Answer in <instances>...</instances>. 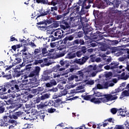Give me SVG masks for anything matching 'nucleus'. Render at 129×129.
<instances>
[{"instance_id": "obj_1", "label": "nucleus", "mask_w": 129, "mask_h": 129, "mask_svg": "<svg viewBox=\"0 0 129 129\" xmlns=\"http://www.w3.org/2000/svg\"><path fill=\"white\" fill-rule=\"evenodd\" d=\"M108 4L109 6H113V7L110 8V12L106 16L107 20H105L107 24H109V23H113L114 21H117L118 18H120L122 16V13L119 11L114 10L119 7L120 4L119 1L117 0H108Z\"/></svg>"}, {"instance_id": "obj_31", "label": "nucleus", "mask_w": 129, "mask_h": 129, "mask_svg": "<svg viewBox=\"0 0 129 129\" xmlns=\"http://www.w3.org/2000/svg\"><path fill=\"white\" fill-rule=\"evenodd\" d=\"M41 52V49L39 48H36L34 50V54L35 55V56H34V58H37V59L40 58V56H39V55H37V54H39V53Z\"/></svg>"}, {"instance_id": "obj_56", "label": "nucleus", "mask_w": 129, "mask_h": 129, "mask_svg": "<svg viewBox=\"0 0 129 129\" xmlns=\"http://www.w3.org/2000/svg\"><path fill=\"white\" fill-rule=\"evenodd\" d=\"M55 111H56V109L55 108H48V112H49V113H53V112H55Z\"/></svg>"}, {"instance_id": "obj_33", "label": "nucleus", "mask_w": 129, "mask_h": 129, "mask_svg": "<svg viewBox=\"0 0 129 129\" xmlns=\"http://www.w3.org/2000/svg\"><path fill=\"white\" fill-rule=\"evenodd\" d=\"M113 129H125V126L123 124L115 125Z\"/></svg>"}, {"instance_id": "obj_46", "label": "nucleus", "mask_w": 129, "mask_h": 129, "mask_svg": "<svg viewBox=\"0 0 129 129\" xmlns=\"http://www.w3.org/2000/svg\"><path fill=\"white\" fill-rule=\"evenodd\" d=\"M80 21L83 26L84 25V23H87V20H86V18H80Z\"/></svg>"}, {"instance_id": "obj_30", "label": "nucleus", "mask_w": 129, "mask_h": 129, "mask_svg": "<svg viewBox=\"0 0 129 129\" xmlns=\"http://www.w3.org/2000/svg\"><path fill=\"white\" fill-rule=\"evenodd\" d=\"M121 77L122 79H123L124 80H127V79L129 78V73H128L127 72H126V73L125 72L122 73L121 75Z\"/></svg>"}, {"instance_id": "obj_7", "label": "nucleus", "mask_w": 129, "mask_h": 129, "mask_svg": "<svg viewBox=\"0 0 129 129\" xmlns=\"http://www.w3.org/2000/svg\"><path fill=\"white\" fill-rule=\"evenodd\" d=\"M14 105L16 106V107L13 108V110H12L13 113L11 116L13 119H18L19 117L23 116V113H24V112L21 111H18L20 107H22V104H17Z\"/></svg>"}, {"instance_id": "obj_55", "label": "nucleus", "mask_w": 129, "mask_h": 129, "mask_svg": "<svg viewBox=\"0 0 129 129\" xmlns=\"http://www.w3.org/2000/svg\"><path fill=\"white\" fill-rule=\"evenodd\" d=\"M31 126L29 124L26 123L25 124L22 129H30Z\"/></svg>"}, {"instance_id": "obj_18", "label": "nucleus", "mask_w": 129, "mask_h": 129, "mask_svg": "<svg viewBox=\"0 0 129 129\" xmlns=\"http://www.w3.org/2000/svg\"><path fill=\"white\" fill-rule=\"evenodd\" d=\"M62 24H60V27L62 29V30H65L66 29H69L70 28V25H69V23L67 21L63 20Z\"/></svg>"}, {"instance_id": "obj_45", "label": "nucleus", "mask_w": 129, "mask_h": 129, "mask_svg": "<svg viewBox=\"0 0 129 129\" xmlns=\"http://www.w3.org/2000/svg\"><path fill=\"white\" fill-rule=\"evenodd\" d=\"M124 111L122 109H120L117 113L118 115H120L121 116H125L124 114H123Z\"/></svg>"}, {"instance_id": "obj_47", "label": "nucleus", "mask_w": 129, "mask_h": 129, "mask_svg": "<svg viewBox=\"0 0 129 129\" xmlns=\"http://www.w3.org/2000/svg\"><path fill=\"white\" fill-rule=\"evenodd\" d=\"M6 110V108L4 107L3 104L0 106V113H4Z\"/></svg>"}, {"instance_id": "obj_24", "label": "nucleus", "mask_w": 129, "mask_h": 129, "mask_svg": "<svg viewBox=\"0 0 129 129\" xmlns=\"http://www.w3.org/2000/svg\"><path fill=\"white\" fill-rule=\"evenodd\" d=\"M20 54H21V53H18L16 54L13 55L14 56H15V57H16L15 60L16 61V63H14L15 65H16V64H19V63H21V62H22V58H21L20 57Z\"/></svg>"}, {"instance_id": "obj_37", "label": "nucleus", "mask_w": 129, "mask_h": 129, "mask_svg": "<svg viewBox=\"0 0 129 129\" xmlns=\"http://www.w3.org/2000/svg\"><path fill=\"white\" fill-rule=\"evenodd\" d=\"M84 82L86 83V84H88V85H93L94 84V80H86L84 81Z\"/></svg>"}, {"instance_id": "obj_16", "label": "nucleus", "mask_w": 129, "mask_h": 129, "mask_svg": "<svg viewBox=\"0 0 129 129\" xmlns=\"http://www.w3.org/2000/svg\"><path fill=\"white\" fill-rule=\"evenodd\" d=\"M74 26H78L79 25V19H76L75 17H71L70 19V23L69 24Z\"/></svg>"}, {"instance_id": "obj_28", "label": "nucleus", "mask_w": 129, "mask_h": 129, "mask_svg": "<svg viewBox=\"0 0 129 129\" xmlns=\"http://www.w3.org/2000/svg\"><path fill=\"white\" fill-rule=\"evenodd\" d=\"M43 46L44 47L41 48L42 54L43 56H45V54H48V51L47 50V48L48 46L46 44H44Z\"/></svg>"}, {"instance_id": "obj_42", "label": "nucleus", "mask_w": 129, "mask_h": 129, "mask_svg": "<svg viewBox=\"0 0 129 129\" xmlns=\"http://www.w3.org/2000/svg\"><path fill=\"white\" fill-rule=\"evenodd\" d=\"M46 106H47L46 105L40 104L37 105V108H38V109H43V108L46 107Z\"/></svg>"}, {"instance_id": "obj_6", "label": "nucleus", "mask_w": 129, "mask_h": 129, "mask_svg": "<svg viewBox=\"0 0 129 129\" xmlns=\"http://www.w3.org/2000/svg\"><path fill=\"white\" fill-rule=\"evenodd\" d=\"M56 12H58V8H57V7L56 6L51 7L50 9H47L46 11H45V10L41 9L40 11H39L40 15L37 17L36 20H37L38 18H40V17H44V16H47V15L57 16V13H56Z\"/></svg>"}, {"instance_id": "obj_36", "label": "nucleus", "mask_w": 129, "mask_h": 129, "mask_svg": "<svg viewBox=\"0 0 129 129\" xmlns=\"http://www.w3.org/2000/svg\"><path fill=\"white\" fill-rule=\"evenodd\" d=\"M101 51H106L108 47H107V45L106 44L104 43V44L101 45Z\"/></svg>"}, {"instance_id": "obj_29", "label": "nucleus", "mask_w": 129, "mask_h": 129, "mask_svg": "<svg viewBox=\"0 0 129 129\" xmlns=\"http://www.w3.org/2000/svg\"><path fill=\"white\" fill-rule=\"evenodd\" d=\"M76 57V53H74L73 52H69L67 55V58L68 59H74Z\"/></svg>"}, {"instance_id": "obj_48", "label": "nucleus", "mask_w": 129, "mask_h": 129, "mask_svg": "<svg viewBox=\"0 0 129 129\" xmlns=\"http://www.w3.org/2000/svg\"><path fill=\"white\" fill-rule=\"evenodd\" d=\"M59 26H60V23H59V22H55L52 25V27L53 28H58Z\"/></svg>"}, {"instance_id": "obj_41", "label": "nucleus", "mask_w": 129, "mask_h": 129, "mask_svg": "<svg viewBox=\"0 0 129 129\" xmlns=\"http://www.w3.org/2000/svg\"><path fill=\"white\" fill-rule=\"evenodd\" d=\"M43 62H44L43 59L35 60L34 61V64L35 65H38V64H41V63H43Z\"/></svg>"}, {"instance_id": "obj_12", "label": "nucleus", "mask_w": 129, "mask_h": 129, "mask_svg": "<svg viewBox=\"0 0 129 129\" xmlns=\"http://www.w3.org/2000/svg\"><path fill=\"white\" fill-rule=\"evenodd\" d=\"M37 27L41 31H46L48 28V22L46 21H40L37 23Z\"/></svg>"}, {"instance_id": "obj_35", "label": "nucleus", "mask_w": 129, "mask_h": 129, "mask_svg": "<svg viewBox=\"0 0 129 129\" xmlns=\"http://www.w3.org/2000/svg\"><path fill=\"white\" fill-rule=\"evenodd\" d=\"M92 96V95H84L82 96V97H83L84 99L85 100H91V97Z\"/></svg>"}, {"instance_id": "obj_53", "label": "nucleus", "mask_w": 129, "mask_h": 129, "mask_svg": "<svg viewBox=\"0 0 129 129\" xmlns=\"http://www.w3.org/2000/svg\"><path fill=\"white\" fill-rule=\"evenodd\" d=\"M122 54H123V52L120 51V50H117V52L115 53V55L117 56H121V55H122Z\"/></svg>"}, {"instance_id": "obj_17", "label": "nucleus", "mask_w": 129, "mask_h": 129, "mask_svg": "<svg viewBox=\"0 0 129 129\" xmlns=\"http://www.w3.org/2000/svg\"><path fill=\"white\" fill-rule=\"evenodd\" d=\"M56 85H57V81L55 79L51 80L49 82L45 84L46 87L47 88L53 87V86H56Z\"/></svg>"}, {"instance_id": "obj_5", "label": "nucleus", "mask_w": 129, "mask_h": 129, "mask_svg": "<svg viewBox=\"0 0 129 129\" xmlns=\"http://www.w3.org/2000/svg\"><path fill=\"white\" fill-rule=\"evenodd\" d=\"M10 123L16 124L17 120H14L12 115H5L3 119H0V126H8Z\"/></svg>"}, {"instance_id": "obj_23", "label": "nucleus", "mask_w": 129, "mask_h": 129, "mask_svg": "<svg viewBox=\"0 0 129 129\" xmlns=\"http://www.w3.org/2000/svg\"><path fill=\"white\" fill-rule=\"evenodd\" d=\"M64 69L65 68H61L60 65L57 64L52 68V71H53V72H57V71H63Z\"/></svg>"}, {"instance_id": "obj_27", "label": "nucleus", "mask_w": 129, "mask_h": 129, "mask_svg": "<svg viewBox=\"0 0 129 129\" xmlns=\"http://www.w3.org/2000/svg\"><path fill=\"white\" fill-rule=\"evenodd\" d=\"M119 63L116 62L115 61H113L110 64V66H111V69H116V68H118V65Z\"/></svg>"}, {"instance_id": "obj_38", "label": "nucleus", "mask_w": 129, "mask_h": 129, "mask_svg": "<svg viewBox=\"0 0 129 129\" xmlns=\"http://www.w3.org/2000/svg\"><path fill=\"white\" fill-rule=\"evenodd\" d=\"M3 78H6L7 80H9V79H12V74H6L2 76Z\"/></svg>"}, {"instance_id": "obj_62", "label": "nucleus", "mask_w": 129, "mask_h": 129, "mask_svg": "<svg viewBox=\"0 0 129 129\" xmlns=\"http://www.w3.org/2000/svg\"><path fill=\"white\" fill-rule=\"evenodd\" d=\"M84 34V33L83 32H82V31L79 32L78 33V37L79 38H81V37H83Z\"/></svg>"}, {"instance_id": "obj_39", "label": "nucleus", "mask_w": 129, "mask_h": 129, "mask_svg": "<svg viewBox=\"0 0 129 129\" xmlns=\"http://www.w3.org/2000/svg\"><path fill=\"white\" fill-rule=\"evenodd\" d=\"M57 11H55V13H56V15L55 16H53V17H54L55 20H61V19H62V18H63V16L61 15H57Z\"/></svg>"}, {"instance_id": "obj_64", "label": "nucleus", "mask_w": 129, "mask_h": 129, "mask_svg": "<svg viewBox=\"0 0 129 129\" xmlns=\"http://www.w3.org/2000/svg\"><path fill=\"white\" fill-rule=\"evenodd\" d=\"M45 113H41L40 114H39V117L41 119H44V118H45Z\"/></svg>"}, {"instance_id": "obj_51", "label": "nucleus", "mask_w": 129, "mask_h": 129, "mask_svg": "<svg viewBox=\"0 0 129 129\" xmlns=\"http://www.w3.org/2000/svg\"><path fill=\"white\" fill-rule=\"evenodd\" d=\"M117 110H118L117 109L115 108H112L111 109L110 111L112 114H115L116 112H117Z\"/></svg>"}, {"instance_id": "obj_32", "label": "nucleus", "mask_w": 129, "mask_h": 129, "mask_svg": "<svg viewBox=\"0 0 129 129\" xmlns=\"http://www.w3.org/2000/svg\"><path fill=\"white\" fill-rule=\"evenodd\" d=\"M84 73H85V72H83L82 71H79L78 72L77 75H79V77L80 79H83V78H84Z\"/></svg>"}, {"instance_id": "obj_22", "label": "nucleus", "mask_w": 129, "mask_h": 129, "mask_svg": "<svg viewBox=\"0 0 129 129\" xmlns=\"http://www.w3.org/2000/svg\"><path fill=\"white\" fill-rule=\"evenodd\" d=\"M123 90H124V88H122L121 86H119V87L116 89L114 91H112L111 92V94H115V95H112L113 96L114 95H115V96H116V95H117V93H118V92H120L121 91H123Z\"/></svg>"}, {"instance_id": "obj_21", "label": "nucleus", "mask_w": 129, "mask_h": 129, "mask_svg": "<svg viewBox=\"0 0 129 129\" xmlns=\"http://www.w3.org/2000/svg\"><path fill=\"white\" fill-rule=\"evenodd\" d=\"M8 90H9V87L7 86V84L6 86L4 88H2L0 89V96L1 95H4V94H7V93H9L8 92Z\"/></svg>"}, {"instance_id": "obj_49", "label": "nucleus", "mask_w": 129, "mask_h": 129, "mask_svg": "<svg viewBox=\"0 0 129 129\" xmlns=\"http://www.w3.org/2000/svg\"><path fill=\"white\" fill-rule=\"evenodd\" d=\"M83 55V53H82V51L81 50L78 51L76 53V57L77 56L78 57H81Z\"/></svg>"}, {"instance_id": "obj_20", "label": "nucleus", "mask_w": 129, "mask_h": 129, "mask_svg": "<svg viewBox=\"0 0 129 129\" xmlns=\"http://www.w3.org/2000/svg\"><path fill=\"white\" fill-rule=\"evenodd\" d=\"M74 39V35H68L63 39L62 43H63V44H67L69 41H73Z\"/></svg>"}, {"instance_id": "obj_63", "label": "nucleus", "mask_w": 129, "mask_h": 129, "mask_svg": "<svg viewBox=\"0 0 129 129\" xmlns=\"http://www.w3.org/2000/svg\"><path fill=\"white\" fill-rule=\"evenodd\" d=\"M123 94H124V95L125 96H129V91L128 90H125L124 91L122 92Z\"/></svg>"}, {"instance_id": "obj_40", "label": "nucleus", "mask_w": 129, "mask_h": 129, "mask_svg": "<svg viewBox=\"0 0 129 129\" xmlns=\"http://www.w3.org/2000/svg\"><path fill=\"white\" fill-rule=\"evenodd\" d=\"M68 93V92L67 91V90L65 89L63 91H61L59 94H60V96L62 97L63 96L66 95Z\"/></svg>"}, {"instance_id": "obj_52", "label": "nucleus", "mask_w": 129, "mask_h": 129, "mask_svg": "<svg viewBox=\"0 0 129 129\" xmlns=\"http://www.w3.org/2000/svg\"><path fill=\"white\" fill-rule=\"evenodd\" d=\"M20 76H21V72L18 71H16L14 74V77H20Z\"/></svg>"}, {"instance_id": "obj_25", "label": "nucleus", "mask_w": 129, "mask_h": 129, "mask_svg": "<svg viewBox=\"0 0 129 129\" xmlns=\"http://www.w3.org/2000/svg\"><path fill=\"white\" fill-rule=\"evenodd\" d=\"M50 79L53 78H60V76H61V75L59 74L58 73H53V71H51V73L50 74Z\"/></svg>"}, {"instance_id": "obj_2", "label": "nucleus", "mask_w": 129, "mask_h": 129, "mask_svg": "<svg viewBox=\"0 0 129 129\" xmlns=\"http://www.w3.org/2000/svg\"><path fill=\"white\" fill-rule=\"evenodd\" d=\"M94 96L90 101L94 104H100V103H105L108 101H112L117 99L118 97L115 95L113 96L111 94H105L100 92H94L92 95Z\"/></svg>"}, {"instance_id": "obj_3", "label": "nucleus", "mask_w": 129, "mask_h": 129, "mask_svg": "<svg viewBox=\"0 0 129 129\" xmlns=\"http://www.w3.org/2000/svg\"><path fill=\"white\" fill-rule=\"evenodd\" d=\"M21 85L22 83L20 81H17L16 80H12L10 81L9 83H7V86H8V88H10L8 90V93H12V98H17V101H21L22 98H21V95L24 94L21 91ZM17 92H20L17 93Z\"/></svg>"}, {"instance_id": "obj_10", "label": "nucleus", "mask_w": 129, "mask_h": 129, "mask_svg": "<svg viewBox=\"0 0 129 129\" xmlns=\"http://www.w3.org/2000/svg\"><path fill=\"white\" fill-rule=\"evenodd\" d=\"M52 73V71L51 70H45L43 72V74L41 75L40 79H39V81H48V80H50L51 79V76H49Z\"/></svg>"}, {"instance_id": "obj_15", "label": "nucleus", "mask_w": 129, "mask_h": 129, "mask_svg": "<svg viewBox=\"0 0 129 129\" xmlns=\"http://www.w3.org/2000/svg\"><path fill=\"white\" fill-rule=\"evenodd\" d=\"M80 5L77 6V5L74 4V6L70 8V10L73 13H75V14H79V12H80L79 11H80Z\"/></svg>"}, {"instance_id": "obj_61", "label": "nucleus", "mask_w": 129, "mask_h": 129, "mask_svg": "<svg viewBox=\"0 0 129 129\" xmlns=\"http://www.w3.org/2000/svg\"><path fill=\"white\" fill-rule=\"evenodd\" d=\"M108 121L109 122H113V119L112 118H109L107 119L104 120V122Z\"/></svg>"}, {"instance_id": "obj_4", "label": "nucleus", "mask_w": 129, "mask_h": 129, "mask_svg": "<svg viewBox=\"0 0 129 129\" xmlns=\"http://www.w3.org/2000/svg\"><path fill=\"white\" fill-rule=\"evenodd\" d=\"M87 1L89 4H92L93 0H79L77 3L78 5L82 6L81 10L79 12L80 16H83V15L88 13V9H90L91 5H89L86 6V2Z\"/></svg>"}, {"instance_id": "obj_58", "label": "nucleus", "mask_w": 129, "mask_h": 129, "mask_svg": "<svg viewBox=\"0 0 129 129\" xmlns=\"http://www.w3.org/2000/svg\"><path fill=\"white\" fill-rule=\"evenodd\" d=\"M15 63H13L12 66H7L6 69V71H8V70H10V69H12V68H13V67H14V66H15Z\"/></svg>"}, {"instance_id": "obj_19", "label": "nucleus", "mask_w": 129, "mask_h": 129, "mask_svg": "<svg viewBox=\"0 0 129 129\" xmlns=\"http://www.w3.org/2000/svg\"><path fill=\"white\" fill-rule=\"evenodd\" d=\"M61 31H56L54 34V36L55 37L51 38V42H53L54 41H56V40H58V39H60V38H61Z\"/></svg>"}, {"instance_id": "obj_14", "label": "nucleus", "mask_w": 129, "mask_h": 129, "mask_svg": "<svg viewBox=\"0 0 129 129\" xmlns=\"http://www.w3.org/2000/svg\"><path fill=\"white\" fill-rule=\"evenodd\" d=\"M48 98H50V94L48 93L43 94L39 97L36 98L35 102L36 103H40L41 100H45V99H48Z\"/></svg>"}, {"instance_id": "obj_13", "label": "nucleus", "mask_w": 129, "mask_h": 129, "mask_svg": "<svg viewBox=\"0 0 129 129\" xmlns=\"http://www.w3.org/2000/svg\"><path fill=\"white\" fill-rule=\"evenodd\" d=\"M40 71L41 68H40V67H36L35 69L30 73V74L29 75V77H34V78H35L36 76H39Z\"/></svg>"}, {"instance_id": "obj_26", "label": "nucleus", "mask_w": 129, "mask_h": 129, "mask_svg": "<svg viewBox=\"0 0 129 129\" xmlns=\"http://www.w3.org/2000/svg\"><path fill=\"white\" fill-rule=\"evenodd\" d=\"M54 103H55V107H58V106H59V105H61V104L64 103L63 101H62V100L61 99H57L56 100H54Z\"/></svg>"}, {"instance_id": "obj_54", "label": "nucleus", "mask_w": 129, "mask_h": 129, "mask_svg": "<svg viewBox=\"0 0 129 129\" xmlns=\"http://www.w3.org/2000/svg\"><path fill=\"white\" fill-rule=\"evenodd\" d=\"M77 76L75 75H72L70 77L68 78V80L69 81H72L73 80H74L75 78H76Z\"/></svg>"}, {"instance_id": "obj_8", "label": "nucleus", "mask_w": 129, "mask_h": 129, "mask_svg": "<svg viewBox=\"0 0 129 129\" xmlns=\"http://www.w3.org/2000/svg\"><path fill=\"white\" fill-rule=\"evenodd\" d=\"M93 39L96 40V43L100 46L104 45L105 43L106 42V40L103 37V35H100V32H98V33L94 36Z\"/></svg>"}, {"instance_id": "obj_57", "label": "nucleus", "mask_w": 129, "mask_h": 129, "mask_svg": "<svg viewBox=\"0 0 129 129\" xmlns=\"http://www.w3.org/2000/svg\"><path fill=\"white\" fill-rule=\"evenodd\" d=\"M59 97H61L60 94L59 93V94H55L53 96V98L54 99H57V98H59Z\"/></svg>"}, {"instance_id": "obj_60", "label": "nucleus", "mask_w": 129, "mask_h": 129, "mask_svg": "<svg viewBox=\"0 0 129 129\" xmlns=\"http://www.w3.org/2000/svg\"><path fill=\"white\" fill-rule=\"evenodd\" d=\"M117 49L115 47H113L111 48V53H116L117 52Z\"/></svg>"}, {"instance_id": "obj_11", "label": "nucleus", "mask_w": 129, "mask_h": 129, "mask_svg": "<svg viewBox=\"0 0 129 129\" xmlns=\"http://www.w3.org/2000/svg\"><path fill=\"white\" fill-rule=\"evenodd\" d=\"M23 55L24 57L23 58V62L20 65V67H24L26 64H28L30 62L28 61V59L32 57V54L29 52H23Z\"/></svg>"}, {"instance_id": "obj_44", "label": "nucleus", "mask_w": 129, "mask_h": 129, "mask_svg": "<svg viewBox=\"0 0 129 129\" xmlns=\"http://www.w3.org/2000/svg\"><path fill=\"white\" fill-rule=\"evenodd\" d=\"M57 1L56 0H52L50 3H48V5H51V6H53V7H55L56 5H57Z\"/></svg>"}, {"instance_id": "obj_34", "label": "nucleus", "mask_w": 129, "mask_h": 129, "mask_svg": "<svg viewBox=\"0 0 129 129\" xmlns=\"http://www.w3.org/2000/svg\"><path fill=\"white\" fill-rule=\"evenodd\" d=\"M55 100H50L46 104V106H54L55 107Z\"/></svg>"}, {"instance_id": "obj_59", "label": "nucleus", "mask_w": 129, "mask_h": 129, "mask_svg": "<svg viewBox=\"0 0 129 129\" xmlns=\"http://www.w3.org/2000/svg\"><path fill=\"white\" fill-rule=\"evenodd\" d=\"M79 44L80 45H85V42H84V40L82 39H79Z\"/></svg>"}, {"instance_id": "obj_43", "label": "nucleus", "mask_w": 129, "mask_h": 129, "mask_svg": "<svg viewBox=\"0 0 129 129\" xmlns=\"http://www.w3.org/2000/svg\"><path fill=\"white\" fill-rule=\"evenodd\" d=\"M56 58H61V57H63L65 56V51H63V52L59 53L56 54Z\"/></svg>"}, {"instance_id": "obj_9", "label": "nucleus", "mask_w": 129, "mask_h": 129, "mask_svg": "<svg viewBox=\"0 0 129 129\" xmlns=\"http://www.w3.org/2000/svg\"><path fill=\"white\" fill-rule=\"evenodd\" d=\"M94 55H85V56L82 57L81 58H80L79 59H77L75 61V63L77 64H79V65H84V64L89 59L91 58V60L92 62H94V60L93 59V56Z\"/></svg>"}, {"instance_id": "obj_50", "label": "nucleus", "mask_w": 129, "mask_h": 129, "mask_svg": "<svg viewBox=\"0 0 129 129\" xmlns=\"http://www.w3.org/2000/svg\"><path fill=\"white\" fill-rule=\"evenodd\" d=\"M97 43L95 42H92V41H90V47H96V46H97Z\"/></svg>"}]
</instances>
